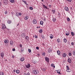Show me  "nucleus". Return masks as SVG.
<instances>
[{
	"label": "nucleus",
	"mask_w": 75,
	"mask_h": 75,
	"mask_svg": "<svg viewBox=\"0 0 75 75\" xmlns=\"http://www.w3.org/2000/svg\"><path fill=\"white\" fill-rule=\"evenodd\" d=\"M33 73L35 74V75H37L39 73V71L38 70H33Z\"/></svg>",
	"instance_id": "f257e3e1"
},
{
	"label": "nucleus",
	"mask_w": 75,
	"mask_h": 75,
	"mask_svg": "<svg viewBox=\"0 0 75 75\" xmlns=\"http://www.w3.org/2000/svg\"><path fill=\"white\" fill-rule=\"evenodd\" d=\"M66 67L67 68V72H71V70L69 69L68 66H67Z\"/></svg>",
	"instance_id": "f03ea898"
},
{
	"label": "nucleus",
	"mask_w": 75,
	"mask_h": 75,
	"mask_svg": "<svg viewBox=\"0 0 75 75\" xmlns=\"http://www.w3.org/2000/svg\"><path fill=\"white\" fill-rule=\"evenodd\" d=\"M4 53L3 52H1V57L3 58L4 57Z\"/></svg>",
	"instance_id": "7ed1b4c3"
},
{
	"label": "nucleus",
	"mask_w": 75,
	"mask_h": 75,
	"mask_svg": "<svg viewBox=\"0 0 75 75\" xmlns=\"http://www.w3.org/2000/svg\"><path fill=\"white\" fill-rule=\"evenodd\" d=\"M45 59L46 61L47 62H49V61H50V59H49V58L46 57H45Z\"/></svg>",
	"instance_id": "20e7f679"
},
{
	"label": "nucleus",
	"mask_w": 75,
	"mask_h": 75,
	"mask_svg": "<svg viewBox=\"0 0 75 75\" xmlns=\"http://www.w3.org/2000/svg\"><path fill=\"white\" fill-rule=\"evenodd\" d=\"M2 29H4V28H6V25H5L4 24H2Z\"/></svg>",
	"instance_id": "39448f33"
},
{
	"label": "nucleus",
	"mask_w": 75,
	"mask_h": 75,
	"mask_svg": "<svg viewBox=\"0 0 75 75\" xmlns=\"http://www.w3.org/2000/svg\"><path fill=\"white\" fill-rule=\"evenodd\" d=\"M64 10H66V11H68L69 9H68V8L66 6L64 7Z\"/></svg>",
	"instance_id": "423d86ee"
},
{
	"label": "nucleus",
	"mask_w": 75,
	"mask_h": 75,
	"mask_svg": "<svg viewBox=\"0 0 75 75\" xmlns=\"http://www.w3.org/2000/svg\"><path fill=\"white\" fill-rule=\"evenodd\" d=\"M70 32L68 31H67L66 33V35L67 36H68L69 35V33Z\"/></svg>",
	"instance_id": "0eeeda50"
},
{
	"label": "nucleus",
	"mask_w": 75,
	"mask_h": 75,
	"mask_svg": "<svg viewBox=\"0 0 75 75\" xmlns=\"http://www.w3.org/2000/svg\"><path fill=\"white\" fill-rule=\"evenodd\" d=\"M26 68H29L30 67V64H28L27 65H25Z\"/></svg>",
	"instance_id": "6e6552de"
},
{
	"label": "nucleus",
	"mask_w": 75,
	"mask_h": 75,
	"mask_svg": "<svg viewBox=\"0 0 75 75\" xmlns=\"http://www.w3.org/2000/svg\"><path fill=\"white\" fill-rule=\"evenodd\" d=\"M33 24H35L36 23H37V21L35 20H33L32 21Z\"/></svg>",
	"instance_id": "1a4fd4ad"
},
{
	"label": "nucleus",
	"mask_w": 75,
	"mask_h": 75,
	"mask_svg": "<svg viewBox=\"0 0 75 75\" xmlns=\"http://www.w3.org/2000/svg\"><path fill=\"white\" fill-rule=\"evenodd\" d=\"M9 41H8V40H6L4 41V42L5 43H6V44L8 43L9 42Z\"/></svg>",
	"instance_id": "9d476101"
},
{
	"label": "nucleus",
	"mask_w": 75,
	"mask_h": 75,
	"mask_svg": "<svg viewBox=\"0 0 75 75\" xmlns=\"http://www.w3.org/2000/svg\"><path fill=\"white\" fill-rule=\"evenodd\" d=\"M56 71V72H57V73H58L59 74H61V73L60 72L61 70H58Z\"/></svg>",
	"instance_id": "9b49d317"
},
{
	"label": "nucleus",
	"mask_w": 75,
	"mask_h": 75,
	"mask_svg": "<svg viewBox=\"0 0 75 75\" xmlns=\"http://www.w3.org/2000/svg\"><path fill=\"white\" fill-rule=\"evenodd\" d=\"M20 61H24V58L23 57H21L20 59Z\"/></svg>",
	"instance_id": "f8f14e48"
},
{
	"label": "nucleus",
	"mask_w": 75,
	"mask_h": 75,
	"mask_svg": "<svg viewBox=\"0 0 75 75\" xmlns=\"http://www.w3.org/2000/svg\"><path fill=\"white\" fill-rule=\"evenodd\" d=\"M22 37H23V38H24V37H25V33H23L22 35Z\"/></svg>",
	"instance_id": "ddd939ff"
},
{
	"label": "nucleus",
	"mask_w": 75,
	"mask_h": 75,
	"mask_svg": "<svg viewBox=\"0 0 75 75\" xmlns=\"http://www.w3.org/2000/svg\"><path fill=\"white\" fill-rule=\"evenodd\" d=\"M51 51H52V50L51 49V48H49L48 51V52H49V53H50Z\"/></svg>",
	"instance_id": "4468645a"
},
{
	"label": "nucleus",
	"mask_w": 75,
	"mask_h": 75,
	"mask_svg": "<svg viewBox=\"0 0 75 75\" xmlns=\"http://www.w3.org/2000/svg\"><path fill=\"white\" fill-rule=\"evenodd\" d=\"M42 7L44 8H46V9H48V8H47V7L45 5H43Z\"/></svg>",
	"instance_id": "2eb2a0df"
},
{
	"label": "nucleus",
	"mask_w": 75,
	"mask_h": 75,
	"mask_svg": "<svg viewBox=\"0 0 75 75\" xmlns=\"http://www.w3.org/2000/svg\"><path fill=\"white\" fill-rule=\"evenodd\" d=\"M10 45H13V42L12 40H11L10 41Z\"/></svg>",
	"instance_id": "dca6fc26"
},
{
	"label": "nucleus",
	"mask_w": 75,
	"mask_h": 75,
	"mask_svg": "<svg viewBox=\"0 0 75 75\" xmlns=\"http://www.w3.org/2000/svg\"><path fill=\"white\" fill-rule=\"evenodd\" d=\"M4 2L5 4H7V0H4Z\"/></svg>",
	"instance_id": "f3484780"
},
{
	"label": "nucleus",
	"mask_w": 75,
	"mask_h": 75,
	"mask_svg": "<svg viewBox=\"0 0 75 75\" xmlns=\"http://www.w3.org/2000/svg\"><path fill=\"white\" fill-rule=\"evenodd\" d=\"M68 62H69V63H71V59L70 58H69L68 59Z\"/></svg>",
	"instance_id": "a211bd4d"
},
{
	"label": "nucleus",
	"mask_w": 75,
	"mask_h": 75,
	"mask_svg": "<svg viewBox=\"0 0 75 75\" xmlns=\"http://www.w3.org/2000/svg\"><path fill=\"white\" fill-rule=\"evenodd\" d=\"M57 54L58 55H60V51L58 50L57 51Z\"/></svg>",
	"instance_id": "6ab92c4d"
},
{
	"label": "nucleus",
	"mask_w": 75,
	"mask_h": 75,
	"mask_svg": "<svg viewBox=\"0 0 75 75\" xmlns=\"http://www.w3.org/2000/svg\"><path fill=\"white\" fill-rule=\"evenodd\" d=\"M25 38L26 40H27V41H29V37L28 36H26L25 37Z\"/></svg>",
	"instance_id": "aec40b11"
},
{
	"label": "nucleus",
	"mask_w": 75,
	"mask_h": 75,
	"mask_svg": "<svg viewBox=\"0 0 75 75\" xmlns=\"http://www.w3.org/2000/svg\"><path fill=\"white\" fill-rule=\"evenodd\" d=\"M22 1L23 2V3H24L25 4H26V5H28V4L27 3V2L26 1L24 0H23Z\"/></svg>",
	"instance_id": "412c9836"
},
{
	"label": "nucleus",
	"mask_w": 75,
	"mask_h": 75,
	"mask_svg": "<svg viewBox=\"0 0 75 75\" xmlns=\"http://www.w3.org/2000/svg\"><path fill=\"white\" fill-rule=\"evenodd\" d=\"M7 23L8 24H11V21L10 20H8L7 21Z\"/></svg>",
	"instance_id": "4be33fe9"
},
{
	"label": "nucleus",
	"mask_w": 75,
	"mask_h": 75,
	"mask_svg": "<svg viewBox=\"0 0 75 75\" xmlns=\"http://www.w3.org/2000/svg\"><path fill=\"white\" fill-rule=\"evenodd\" d=\"M16 72L17 74H19V73H20V71L18 70H16Z\"/></svg>",
	"instance_id": "5701e85b"
},
{
	"label": "nucleus",
	"mask_w": 75,
	"mask_h": 75,
	"mask_svg": "<svg viewBox=\"0 0 75 75\" xmlns=\"http://www.w3.org/2000/svg\"><path fill=\"white\" fill-rule=\"evenodd\" d=\"M64 42L66 43V42H67V39H66V38H64Z\"/></svg>",
	"instance_id": "b1692460"
},
{
	"label": "nucleus",
	"mask_w": 75,
	"mask_h": 75,
	"mask_svg": "<svg viewBox=\"0 0 75 75\" xmlns=\"http://www.w3.org/2000/svg\"><path fill=\"white\" fill-rule=\"evenodd\" d=\"M53 37H54V36H53V35H50V38H51L52 39L53 38Z\"/></svg>",
	"instance_id": "393cba45"
},
{
	"label": "nucleus",
	"mask_w": 75,
	"mask_h": 75,
	"mask_svg": "<svg viewBox=\"0 0 75 75\" xmlns=\"http://www.w3.org/2000/svg\"><path fill=\"white\" fill-rule=\"evenodd\" d=\"M63 57H65L67 56V54L66 53H64L63 54Z\"/></svg>",
	"instance_id": "a878e982"
},
{
	"label": "nucleus",
	"mask_w": 75,
	"mask_h": 75,
	"mask_svg": "<svg viewBox=\"0 0 75 75\" xmlns=\"http://www.w3.org/2000/svg\"><path fill=\"white\" fill-rule=\"evenodd\" d=\"M42 55H43V56H44H44H45V52H42Z\"/></svg>",
	"instance_id": "bb28decb"
},
{
	"label": "nucleus",
	"mask_w": 75,
	"mask_h": 75,
	"mask_svg": "<svg viewBox=\"0 0 75 75\" xmlns=\"http://www.w3.org/2000/svg\"><path fill=\"white\" fill-rule=\"evenodd\" d=\"M25 20H28V16H26L24 18Z\"/></svg>",
	"instance_id": "cd10ccee"
},
{
	"label": "nucleus",
	"mask_w": 75,
	"mask_h": 75,
	"mask_svg": "<svg viewBox=\"0 0 75 75\" xmlns=\"http://www.w3.org/2000/svg\"><path fill=\"white\" fill-rule=\"evenodd\" d=\"M52 12L53 13V14H54L55 12V10L54 9L52 10Z\"/></svg>",
	"instance_id": "c85d7f7f"
},
{
	"label": "nucleus",
	"mask_w": 75,
	"mask_h": 75,
	"mask_svg": "<svg viewBox=\"0 0 75 75\" xmlns=\"http://www.w3.org/2000/svg\"><path fill=\"white\" fill-rule=\"evenodd\" d=\"M42 70L43 71V72H45V70H46V69H45L44 68H43L42 69Z\"/></svg>",
	"instance_id": "c756f323"
},
{
	"label": "nucleus",
	"mask_w": 75,
	"mask_h": 75,
	"mask_svg": "<svg viewBox=\"0 0 75 75\" xmlns=\"http://www.w3.org/2000/svg\"><path fill=\"white\" fill-rule=\"evenodd\" d=\"M10 1L11 2V3H13L14 2V0H11Z\"/></svg>",
	"instance_id": "7c9ffc66"
},
{
	"label": "nucleus",
	"mask_w": 75,
	"mask_h": 75,
	"mask_svg": "<svg viewBox=\"0 0 75 75\" xmlns=\"http://www.w3.org/2000/svg\"><path fill=\"white\" fill-rule=\"evenodd\" d=\"M40 24L41 25H43V22L42 21H41L40 22Z\"/></svg>",
	"instance_id": "2f4dec72"
},
{
	"label": "nucleus",
	"mask_w": 75,
	"mask_h": 75,
	"mask_svg": "<svg viewBox=\"0 0 75 75\" xmlns=\"http://www.w3.org/2000/svg\"><path fill=\"white\" fill-rule=\"evenodd\" d=\"M57 42H60V39H58L57 40Z\"/></svg>",
	"instance_id": "473e14b6"
},
{
	"label": "nucleus",
	"mask_w": 75,
	"mask_h": 75,
	"mask_svg": "<svg viewBox=\"0 0 75 75\" xmlns=\"http://www.w3.org/2000/svg\"><path fill=\"white\" fill-rule=\"evenodd\" d=\"M71 35H72V36H74V33L73 32H72L71 33Z\"/></svg>",
	"instance_id": "72a5a7b5"
},
{
	"label": "nucleus",
	"mask_w": 75,
	"mask_h": 75,
	"mask_svg": "<svg viewBox=\"0 0 75 75\" xmlns=\"http://www.w3.org/2000/svg\"><path fill=\"white\" fill-rule=\"evenodd\" d=\"M0 75H4V72H1L0 73Z\"/></svg>",
	"instance_id": "f704fd0d"
},
{
	"label": "nucleus",
	"mask_w": 75,
	"mask_h": 75,
	"mask_svg": "<svg viewBox=\"0 0 75 75\" xmlns=\"http://www.w3.org/2000/svg\"><path fill=\"white\" fill-rule=\"evenodd\" d=\"M28 51L29 53H30V52H31V49H28Z\"/></svg>",
	"instance_id": "c9c22d12"
},
{
	"label": "nucleus",
	"mask_w": 75,
	"mask_h": 75,
	"mask_svg": "<svg viewBox=\"0 0 75 75\" xmlns=\"http://www.w3.org/2000/svg\"><path fill=\"white\" fill-rule=\"evenodd\" d=\"M30 10H33V7H30Z\"/></svg>",
	"instance_id": "e433bc0d"
},
{
	"label": "nucleus",
	"mask_w": 75,
	"mask_h": 75,
	"mask_svg": "<svg viewBox=\"0 0 75 75\" xmlns=\"http://www.w3.org/2000/svg\"><path fill=\"white\" fill-rule=\"evenodd\" d=\"M21 52H24V50L23 49V48H22L21 49Z\"/></svg>",
	"instance_id": "4c0bfd02"
},
{
	"label": "nucleus",
	"mask_w": 75,
	"mask_h": 75,
	"mask_svg": "<svg viewBox=\"0 0 75 75\" xmlns=\"http://www.w3.org/2000/svg\"><path fill=\"white\" fill-rule=\"evenodd\" d=\"M53 21H54V22L55 21H56V18H53Z\"/></svg>",
	"instance_id": "58836bf2"
},
{
	"label": "nucleus",
	"mask_w": 75,
	"mask_h": 75,
	"mask_svg": "<svg viewBox=\"0 0 75 75\" xmlns=\"http://www.w3.org/2000/svg\"><path fill=\"white\" fill-rule=\"evenodd\" d=\"M69 56H71V55H72V54L71 53H69Z\"/></svg>",
	"instance_id": "ea45409f"
},
{
	"label": "nucleus",
	"mask_w": 75,
	"mask_h": 75,
	"mask_svg": "<svg viewBox=\"0 0 75 75\" xmlns=\"http://www.w3.org/2000/svg\"><path fill=\"white\" fill-rule=\"evenodd\" d=\"M42 29H40L39 30L40 33H42Z\"/></svg>",
	"instance_id": "a19ab883"
},
{
	"label": "nucleus",
	"mask_w": 75,
	"mask_h": 75,
	"mask_svg": "<svg viewBox=\"0 0 75 75\" xmlns=\"http://www.w3.org/2000/svg\"><path fill=\"white\" fill-rule=\"evenodd\" d=\"M67 20L68 21H70V19H69V18H67Z\"/></svg>",
	"instance_id": "79ce46f5"
},
{
	"label": "nucleus",
	"mask_w": 75,
	"mask_h": 75,
	"mask_svg": "<svg viewBox=\"0 0 75 75\" xmlns=\"http://www.w3.org/2000/svg\"><path fill=\"white\" fill-rule=\"evenodd\" d=\"M73 54L74 55H75V51H73Z\"/></svg>",
	"instance_id": "37998d69"
},
{
	"label": "nucleus",
	"mask_w": 75,
	"mask_h": 75,
	"mask_svg": "<svg viewBox=\"0 0 75 75\" xmlns=\"http://www.w3.org/2000/svg\"><path fill=\"white\" fill-rule=\"evenodd\" d=\"M18 13H16V15L17 17H18Z\"/></svg>",
	"instance_id": "c03bdc74"
},
{
	"label": "nucleus",
	"mask_w": 75,
	"mask_h": 75,
	"mask_svg": "<svg viewBox=\"0 0 75 75\" xmlns=\"http://www.w3.org/2000/svg\"><path fill=\"white\" fill-rule=\"evenodd\" d=\"M67 1H69V2H71V1H72V0H67Z\"/></svg>",
	"instance_id": "a18cd8bd"
},
{
	"label": "nucleus",
	"mask_w": 75,
	"mask_h": 75,
	"mask_svg": "<svg viewBox=\"0 0 75 75\" xmlns=\"http://www.w3.org/2000/svg\"><path fill=\"white\" fill-rule=\"evenodd\" d=\"M71 45H74V43L73 42H72L71 43Z\"/></svg>",
	"instance_id": "49530a36"
},
{
	"label": "nucleus",
	"mask_w": 75,
	"mask_h": 75,
	"mask_svg": "<svg viewBox=\"0 0 75 75\" xmlns=\"http://www.w3.org/2000/svg\"><path fill=\"white\" fill-rule=\"evenodd\" d=\"M20 47H21V48H22L23 46L21 44H20Z\"/></svg>",
	"instance_id": "de8ad7c7"
},
{
	"label": "nucleus",
	"mask_w": 75,
	"mask_h": 75,
	"mask_svg": "<svg viewBox=\"0 0 75 75\" xmlns=\"http://www.w3.org/2000/svg\"><path fill=\"white\" fill-rule=\"evenodd\" d=\"M5 14H7V11H5Z\"/></svg>",
	"instance_id": "09e8293b"
},
{
	"label": "nucleus",
	"mask_w": 75,
	"mask_h": 75,
	"mask_svg": "<svg viewBox=\"0 0 75 75\" xmlns=\"http://www.w3.org/2000/svg\"><path fill=\"white\" fill-rule=\"evenodd\" d=\"M18 14L19 16H21L22 13H19Z\"/></svg>",
	"instance_id": "8fccbe9b"
},
{
	"label": "nucleus",
	"mask_w": 75,
	"mask_h": 75,
	"mask_svg": "<svg viewBox=\"0 0 75 75\" xmlns=\"http://www.w3.org/2000/svg\"><path fill=\"white\" fill-rule=\"evenodd\" d=\"M36 50H38V49H39V47H36Z\"/></svg>",
	"instance_id": "3c124183"
},
{
	"label": "nucleus",
	"mask_w": 75,
	"mask_h": 75,
	"mask_svg": "<svg viewBox=\"0 0 75 75\" xmlns=\"http://www.w3.org/2000/svg\"><path fill=\"white\" fill-rule=\"evenodd\" d=\"M35 37L36 38H38V37L37 36V35H35Z\"/></svg>",
	"instance_id": "603ef678"
},
{
	"label": "nucleus",
	"mask_w": 75,
	"mask_h": 75,
	"mask_svg": "<svg viewBox=\"0 0 75 75\" xmlns=\"http://www.w3.org/2000/svg\"><path fill=\"white\" fill-rule=\"evenodd\" d=\"M53 66H54V64H51V67H53Z\"/></svg>",
	"instance_id": "864d4df0"
},
{
	"label": "nucleus",
	"mask_w": 75,
	"mask_h": 75,
	"mask_svg": "<svg viewBox=\"0 0 75 75\" xmlns=\"http://www.w3.org/2000/svg\"><path fill=\"white\" fill-rule=\"evenodd\" d=\"M12 58H14V55L12 56Z\"/></svg>",
	"instance_id": "5fc2aeb1"
},
{
	"label": "nucleus",
	"mask_w": 75,
	"mask_h": 75,
	"mask_svg": "<svg viewBox=\"0 0 75 75\" xmlns=\"http://www.w3.org/2000/svg\"><path fill=\"white\" fill-rule=\"evenodd\" d=\"M51 5H49V7H51Z\"/></svg>",
	"instance_id": "6e6d98bb"
},
{
	"label": "nucleus",
	"mask_w": 75,
	"mask_h": 75,
	"mask_svg": "<svg viewBox=\"0 0 75 75\" xmlns=\"http://www.w3.org/2000/svg\"><path fill=\"white\" fill-rule=\"evenodd\" d=\"M15 49H14V48H13V51H15Z\"/></svg>",
	"instance_id": "4d7b16f0"
},
{
	"label": "nucleus",
	"mask_w": 75,
	"mask_h": 75,
	"mask_svg": "<svg viewBox=\"0 0 75 75\" xmlns=\"http://www.w3.org/2000/svg\"><path fill=\"white\" fill-rule=\"evenodd\" d=\"M40 54H38L37 55V57H39L38 56H40Z\"/></svg>",
	"instance_id": "13d9d810"
},
{
	"label": "nucleus",
	"mask_w": 75,
	"mask_h": 75,
	"mask_svg": "<svg viewBox=\"0 0 75 75\" xmlns=\"http://www.w3.org/2000/svg\"><path fill=\"white\" fill-rule=\"evenodd\" d=\"M58 15L59 16H61V15H60V13H58Z\"/></svg>",
	"instance_id": "bf43d9fd"
},
{
	"label": "nucleus",
	"mask_w": 75,
	"mask_h": 75,
	"mask_svg": "<svg viewBox=\"0 0 75 75\" xmlns=\"http://www.w3.org/2000/svg\"><path fill=\"white\" fill-rule=\"evenodd\" d=\"M43 20H44V21H45V20H46V19L44 18L43 19Z\"/></svg>",
	"instance_id": "052dcab7"
},
{
	"label": "nucleus",
	"mask_w": 75,
	"mask_h": 75,
	"mask_svg": "<svg viewBox=\"0 0 75 75\" xmlns=\"http://www.w3.org/2000/svg\"><path fill=\"white\" fill-rule=\"evenodd\" d=\"M24 74L25 75H27V74H26V73H25Z\"/></svg>",
	"instance_id": "680f3d73"
},
{
	"label": "nucleus",
	"mask_w": 75,
	"mask_h": 75,
	"mask_svg": "<svg viewBox=\"0 0 75 75\" xmlns=\"http://www.w3.org/2000/svg\"><path fill=\"white\" fill-rule=\"evenodd\" d=\"M19 23H18V24H17V26H18V25H19Z\"/></svg>",
	"instance_id": "e2e57ef3"
},
{
	"label": "nucleus",
	"mask_w": 75,
	"mask_h": 75,
	"mask_svg": "<svg viewBox=\"0 0 75 75\" xmlns=\"http://www.w3.org/2000/svg\"><path fill=\"white\" fill-rule=\"evenodd\" d=\"M0 6H1V3L0 2Z\"/></svg>",
	"instance_id": "0e129e2a"
},
{
	"label": "nucleus",
	"mask_w": 75,
	"mask_h": 75,
	"mask_svg": "<svg viewBox=\"0 0 75 75\" xmlns=\"http://www.w3.org/2000/svg\"><path fill=\"white\" fill-rule=\"evenodd\" d=\"M53 67L54 68H55V66H53Z\"/></svg>",
	"instance_id": "69168bd1"
},
{
	"label": "nucleus",
	"mask_w": 75,
	"mask_h": 75,
	"mask_svg": "<svg viewBox=\"0 0 75 75\" xmlns=\"http://www.w3.org/2000/svg\"><path fill=\"white\" fill-rule=\"evenodd\" d=\"M15 71H16L15 70H13V72H15Z\"/></svg>",
	"instance_id": "338daca9"
},
{
	"label": "nucleus",
	"mask_w": 75,
	"mask_h": 75,
	"mask_svg": "<svg viewBox=\"0 0 75 75\" xmlns=\"http://www.w3.org/2000/svg\"><path fill=\"white\" fill-rule=\"evenodd\" d=\"M36 63V62H34V63H35H35Z\"/></svg>",
	"instance_id": "774afa93"
}]
</instances>
